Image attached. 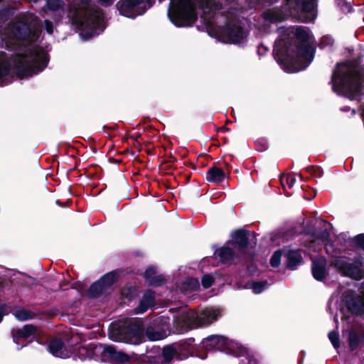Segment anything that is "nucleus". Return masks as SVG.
<instances>
[{
	"label": "nucleus",
	"instance_id": "13",
	"mask_svg": "<svg viewBox=\"0 0 364 364\" xmlns=\"http://www.w3.org/2000/svg\"><path fill=\"white\" fill-rule=\"evenodd\" d=\"M255 239L253 232L239 230L232 233V241L229 242L240 254L243 253L248 245V240Z\"/></svg>",
	"mask_w": 364,
	"mask_h": 364
},
{
	"label": "nucleus",
	"instance_id": "10",
	"mask_svg": "<svg viewBox=\"0 0 364 364\" xmlns=\"http://www.w3.org/2000/svg\"><path fill=\"white\" fill-rule=\"evenodd\" d=\"M289 15L298 20L309 23L316 16L315 0H285Z\"/></svg>",
	"mask_w": 364,
	"mask_h": 364
},
{
	"label": "nucleus",
	"instance_id": "7",
	"mask_svg": "<svg viewBox=\"0 0 364 364\" xmlns=\"http://www.w3.org/2000/svg\"><path fill=\"white\" fill-rule=\"evenodd\" d=\"M221 314L220 308H206L200 312L194 310L183 311L174 319V326L180 332L209 325L216 321Z\"/></svg>",
	"mask_w": 364,
	"mask_h": 364
},
{
	"label": "nucleus",
	"instance_id": "28",
	"mask_svg": "<svg viewBox=\"0 0 364 364\" xmlns=\"http://www.w3.org/2000/svg\"><path fill=\"white\" fill-rule=\"evenodd\" d=\"M178 353L174 344L166 346L163 348L162 355L164 364L170 363L173 359H177Z\"/></svg>",
	"mask_w": 364,
	"mask_h": 364
},
{
	"label": "nucleus",
	"instance_id": "30",
	"mask_svg": "<svg viewBox=\"0 0 364 364\" xmlns=\"http://www.w3.org/2000/svg\"><path fill=\"white\" fill-rule=\"evenodd\" d=\"M296 181V178L294 173L282 174L280 176V182L284 188L286 186L289 188H292Z\"/></svg>",
	"mask_w": 364,
	"mask_h": 364
},
{
	"label": "nucleus",
	"instance_id": "42",
	"mask_svg": "<svg viewBox=\"0 0 364 364\" xmlns=\"http://www.w3.org/2000/svg\"><path fill=\"white\" fill-rule=\"evenodd\" d=\"M149 363L150 364H164L161 355L156 357L149 356Z\"/></svg>",
	"mask_w": 364,
	"mask_h": 364
},
{
	"label": "nucleus",
	"instance_id": "11",
	"mask_svg": "<svg viewBox=\"0 0 364 364\" xmlns=\"http://www.w3.org/2000/svg\"><path fill=\"white\" fill-rule=\"evenodd\" d=\"M116 7L120 14L131 18L143 14L147 9L143 0H120L116 4Z\"/></svg>",
	"mask_w": 364,
	"mask_h": 364
},
{
	"label": "nucleus",
	"instance_id": "41",
	"mask_svg": "<svg viewBox=\"0 0 364 364\" xmlns=\"http://www.w3.org/2000/svg\"><path fill=\"white\" fill-rule=\"evenodd\" d=\"M213 283V277L210 274H205L202 278V285L205 289H208Z\"/></svg>",
	"mask_w": 364,
	"mask_h": 364
},
{
	"label": "nucleus",
	"instance_id": "4",
	"mask_svg": "<svg viewBox=\"0 0 364 364\" xmlns=\"http://www.w3.org/2000/svg\"><path fill=\"white\" fill-rule=\"evenodd\" d=\"M331 82L335 92L357 100L364 90V68L351 61L338 63Z\"/></svg>",
	"mask_w": 364,
	"mask_h": 364
},
{
	"label": "nucleus",
	"instance_id": "16",
	"mask_svg": "<svg viewBox=\"0 0 364 364\" xmlns=\"http://www.w3.org/2000/svg\"><path fill=\"white\" fill-rule=\"evenodd\" d=\"M215 254L219 257L221 262L224 264L232 262L236 257L241 255L230 242L226 243Z\"/></svg>",
	"mask_w": 364,
	"mask_h": 364
},
{
	"label": "nucleus",
	"instance_id": "33",
	"mask_svg": "<svg viewBox=\"0 0 364 364\" xmlns=\"http://www.w3.org/2000/svg\"><path fill=\"white\" fill-rule=\"evenodd\" d=\"M14 314L18 320L21 321H25L32 318L31 312L23 309L16 310Z\"/></svg>",
	"mask_w": 364,
	"mask_h": 364
},
{
	"label": "nucleus",
	"instance_id": "49",
	"mask_svg": "<svg viewBox=\"0 0 364 364\" xmlns=\"http://www.w3.org/2000/svg\"><path fill=\"white\" fill-rule=\"evenodd\" d=\"M264 1L266 2H268V3H273L274 1H277V0H264Z\"/></svg>",
	"mask_w": 364,
	"mask_h": 364
},
{
	"label": "nucleus",
	"instance_id": "43",
	"mask_svg": "<svg viewBox=\"0 0 364 364\" xmlns=\"http://www.w3.org/2000/svg\"><path fill=\"white\" fill-rule=\"evenodd\" d=\"M308 171L315 176H321V169L318 167L311 166L308 168Z\"/></svg>",
	"mask_w": 364,
	"mask_h": 364
},
{
	"label": "nucleus",
	"instance_id": "2",
	"mask_svg": "<svg viewBox=\"0 0 364 364\" xmlns=\"http://www.w3.org/2000/svg\"><path fill=\"white\" fill-rule=\"evenodd\" d=\"M300 41L296 46L292 45L284 38L278 39L274 44V54L282 69L289 73H297L306 68L314 57V50L309 44L311 35L305 27H292L287 29Z\"/></svg>",
	"mask_w": 364,
	"mask_h": 364
},
{
	"label": "nucleus",
	"instance_id": "22",
	"mask_svg": "<svg viewBox=\"0 0 364 364\" xmlns=\"http://www.w3.org/2000/svg\"><path fill=\"white\" fill-rule=\"evenodd\" d=\"M154 304V294L151 291H146L139 306L135 309L136 314H142L146 311L149 308L152 307Z\"/></svg>",
	"mask_w": 364,
	"mask_h": 364
},
{
	"label": "nucleus",
	"instance_id": "47",
	"mask_svg": "<svg viewBox=\"0 0 364 364\" xmlns=\"http://www.w3.org/2000/svg\"><path fill=\"white\" fill-rule=\"evenodd\" d=\"M147 4H148V7H151L154 3V0H146Z\"/></svg>",
	"mask_w": 364,
	"mask_h": 364
},
{
	"label": "nucleus",
	"instance_id": "29",
	"mask_svg": "<svg viewBox=\"0 0 364 364\" xmlns=\"http://www.w3.org/2000/svg\"><path fill=\"white\" fill-rule=\"evenodd\" d=\"M199 287H200V284L197 279L188 278L182 283L180 289H181V291L184 294H187L189 292L198 290L199 289Z\"/></svg>",
	"mask_w": 364,
	"mask_h": 364
},
{
	"label": "nucleus",
	"instance_id": "46",
	"mask_svg": "<svg viewBox=\"0 0 364 364\" xmlns=\"http://www.w3.org/2000/svg\"><path fill=\"white\" fill-rule=\"evenodd\" d=\"M360 301V306H358V307H352V309H353V311H360L363 309V306H364V302L361 300H359Z\"/></svg>",
	"mask_w": 364,
	"mask_h": 364
},
{
	"label": "nucleus",
	"instance_id": "6",
	"mask_svg": "<svg viewBox=\"0 0 364 364\" xmlns=\"http://www.w3.org/2000/svg\"><path fill=\"white\" fill-rule=\"evenodd\" d=\"M48 58L41 48L29 46L23 53L14 58L13 64L15 72L19 77L32 76L41 72L47 65Z\"/></svg>",
	"mask_w": 364,
	"mask_h": 364
},
{
	"label": "nucleus",
	"instance_id": "45",
	"mask_svg": "<svg viewBox=\"0 0 364 364\" xmlns=\"http://www.w3.org/2000/svg\"><path fill=\"white\" fill-rule=\"evenodd\" d=\"M97 1L102 6H109L114 3V0H97Z\"/></svg>",
	"mask_w": 364,
	"mask_h": 364
},
{
	"label": "nucleus",
	"instance_id": "32",
	"mask_svg": "<svg viewBox=\"0 0 364 364\" xmlns=\"http://www.w3.org/2000/svg\"><path fill=\"white\" fill-rule=\"evenodd\" d=\"M349 346L351 350L355 349L360 342V333L354 329L350 330L348 335Z\"/></svg>",
	"mask_w": 364,
	"mask_h": 364
},
{
	"label": "nucleus",
	"instance_id": "34",
	"mask_svg": "<svg viewBox=\"0 0 364 364\" xmlns=\"http://www.w3.org/2000/svg\"><path fill=\"white\" fill-rule=\"evenodd\" d=\"M46 6L48 10L55 11L63 6V2L61 0H47Z\"/></svg>",
	"mask_w": 364,
	"mask_h": 364
},
{
	"label": "nucleus",
	"instance_id": "36",
	"mask_svg": "<svg viewBox=\"0 0 364 364\" xmlns=\"http://www.w3.org/2000/svg\"><path fill=\"white\" fill-rule=\"evenodd\" d=\"M328 338L335 348L340 346L339 336L337 332L332 331L328 333Z\"/></svg>",
	"mask_w": 364,
	"mask_h": 364
},
{
	"label": "nucleus",
	"instance_id": "25",
	"mask_svg": "<svg viewBox=\"0 0 364 364\" xmlns=\"http://www.w3.org/2000/svg\"><path fill=\"white\" fill-rule=\"evenodd\" d=\"M285 256L287 257V267L291 269H294L302 260L300 250H289L286 252Z\"/></svg>",
	"mask_w": 364,
	"mask_h": 364
},
{
	"label": "nucleus",
	"instance_id": "26",
	"mask_svg": "<svg viewBox=\"0 0 364 364\" xmlns=\"http://www.w3.org/2000/svg\"><path fill=\"white\" fill-rule=\"evenodd\" d=\"M225 174L220 168L213 166L206 173V180L214 183H219L225 178Z\"/></svg>",
	"mask_w": 364,
	"mask_h": 364
},
{
	"label": "nucleus",
	"instance_id": "18",
	"mask_svg": "<svg viewBox=\"0 0 364 364\" xmlns=\"http://www.w3.org/2000/svg\"><path fill=\"white\" fill-rule=\"evenodd\" d=\"M326 262L323 257L315 258L312 260V274L318 281H322L326 275Z\"/></svg>",
	"mask_w": 364,
	"mask_h": 364
},
{
	"label": "nucleus",
	"instance_id": "31",
	"mask_svg": "<svg viewBox=\"0 0 364 364\" xmlns=\"http://www.w3.org/2000/svg\"><path fill=\"white\" fill-rule=\"evenodd\" d=\"M92 343L88 346H80L77 350V355L80 359H91Z\"/></svg>",
	"mask_w": 364,
	"mask_h": 364
},
{
	"label": "nucleus",
	"instance_id": "35",
	"mask_svg": "<svg viewBox=\"0 0 364 364\" xmlns=\"http://www.w3.org/2000/svg\"><path fill=\"white\" fill-rule=\"evenodd\" d=\"M250 288L252 289V291L255 294H259L261 293L264 289L267 287V281H262V282H252L250 284Z\"/></svg>",
	"mask_w": 364,
	"mask_h": 364
},
{
	"label": "nucleus",
	"instance_id": "48",
	"mask_svg": "<svg viewBox=\"0 0 364 364\" xmlns=\"http://www.w3.org/2000/svg\"><path fill=\"white\" fill-rule=\"evenodd\" d=\"M15 38H16V41H14V43H17L16 41H18V44H19V45L21 43V42H20V41H22V43H28L26 41L18 40L16 37H15Z\"/></svg>",
	"mask_w": 364,
	"mask_h": 364
},
{
	"label": "nucleus",
	"instance_id": "27",
	"mask_svg": "<svg viewBox=\"0 0 364 364\" xmlns=\"http://www.w3.org/2000/svg\"><path fill=\"white\" fill-rule=\"evenodd\" d=\"M287 16L281 9H273L264 13V19L267 22L273 23L284 20Z\"/></svg>",
	"mask_w": 364,
	"mask_h": 364
},
{
	"label": "nucleus",
	"instance_id": "3",
	"mask_svg": "<svg viewBox=\"0 0 364 364\" xmlns=\"http://www.w3.org/2000/svg\"><path fill=\"white\" fill-rule=\"evenodd\" d=\"M68 16L81 28L80 36L84 41L98 36L105 28L103 13L92 0H75L70 6Z\"/></svg>",
	"mask_w": 364,
	"mask_h": 364
},
{
	"label": "nucleus",
	"instance_id": "23",
	"mask_svg": "<svg viewBox=\"0 0 364 364\" xmlns=\"http://www.w3.org/2000/svg\"><path fill=\"white\" fill-rule=\"evenodd\" d=\"M156 270L154 267L150 266L144 272V278L150 285L160 286L165 281L162 275L156 276Z\"/></svg>",
	"mask_w": 364,
	"mask_h": 364
},
{
	"label": "nucleus",
	"instance_id": "44",
	"mask_svg": "<svg viewBox=\"0 0 364 364\" xmlns=\"http://www.w3.org/2000/svg\"><path fill=\"white\" fill-rule=\"evenodd\" d=\"M44 26H45V28H46V31L48 32V33L52 34L53 32V26L52 22H50L48 20H46L44 21Z\"/></svg>",
	"mask_w": 364,
	"mask_h": 364
},
{
	"label": "nucleus",
	"instance_id": "21",
	"mask_svg": "<svg viewBox=\"0 0 364 364\" xmlns=\"http://www.w3.org/2000/svg\"><path fill=\"white\" fill-rule=\"evenodd\" d=\"M109 346L92 343L91 359L98 362H107Z\"/></svg>",
	"mask_w": 364,
	"mask_h": 364
},
{
	"label": "nucleus",
	"instance_id": "40",
	"mask_svg": "<svg viewBox=\"0 0 364 364\" xmlns=\"http://www.w3.org/2000/svg\"><path fill=\"white\" fill-rule=\"evenodd\" d=\"M334 41L330 36H323L320 42V46L321 48H324L326 47H331L333 45Z\"/></svg>",
	"mask_w": 364,
	"mask_h": 364
},
{
	"label": "nucleus",
	"instance_id": "1",
	"mask_svg": "<svg viewBox=\"0 0 364 364\" xmlns=\"http://www.w3.org/2000/svg\"><path fill=\"white\" fill-rule=\"evenodd\" d=\"M196 4L201 10V18L205 24L215 30L223 42L239 43L245 37V31L235 19H229L225 28L218 25L223 17L218 16L220 6L216 0H171L168 10L170 21L178 27L192 25L197 17Z\"/></svg>",
	"mask_w": 364,
	"mask_h": 364
},
{
	"label": "nucleus",
	"instance_id": "14",
	"mask_svg": "<svg viewBox=\"0 0 364 364\" xmlns=\"http://www.w3.org/2000/svg\"><path fill=\"white\" fill-rule=\"evenodd\" d=\"M195 339L189 338L178 343H173L178 353L177 360H183L189 355H193L196 351Z\"/></svg>",
	"mask_w": 364,
	"mask_h": 364
},
{
	"label": "nucleus",
	"instance_id": "37",
	"mask_svg": "<svg viewBox=\"0 0 364 364\" xmlns=\"http://www.w3.org/2000/svg\"><path fill=\"white\" fill-rule=\"evenodd\" d=\"M282 252L280 250L276 251L272 256L270 264L272 267H277L281 262Z\"/></svg>",
	"mask_w": 364,
	"mask_h": 364
},
{
	"label": "nucleus",
	"instance_id": "17",
	"mask_svg": "<svg viewBox=\"0 0 364 364\" xmlns=\"http://www.w3.org/2000/svg\"><path fill=\"white\" fill-rule=\"evenodd\" d=\"M48 352L55 357L66 358L70 356L71 351L68 349L60 340H53L48 346Z\"/></svg>",
	"mask_w": 364,
	"mask_h": 364
},
{
	"label": "nucleus",
	"instance_id": "9",
	"mask_svg": "<svg viewBox=\"0 0 364 364\" xmlns=\"http://www.w3.org/2000/svg\"><path fill=\"white\" fill-rule=\"evenodd\" d=\"M321 239L325 245V250L329 255H333L331 262V266L336 269L341 275L348 277L356 280L362 278L363 272L360 268L350 259L343 256H336L342 250L340 247H336V242H331L329 241V233L327 231L321 232Z\"/></svg>",
	"mask_w": 364,
	"mask_h": 364
},
{
	"label": "nucleus",
	"instance_id": "39",
	"mask_svg": "<svg viewBox=\"0 0 364 364\" xmlns=\"http://www.w3.org/2000/svg\"><path fill=\"white\" fill-rule=\"evenodd\" d=\"M355 246L364 250V234H360L353 239Z\"/></svg>",
	"mask_w": 364,
	"mask_h": 364
},
{
	"label": "nucleus",
	"instance_id": "24",
	"mask_svg": "<svg viewBox=\"0 0 364 364\" xmlns=\"http://www.w3.org/2000/svg\"><path fill=\"white\" fill-rule=\"evenodd\" d=\"M36 331V328L31 325H25L22 328L18 329L15 333H13L14 341L18 343V341L21 338H27L29 336L33 335Z\"/></svg>",
	"mask_w": 364,
	"mask_h": 364
},
{
	"label": "nucleus",
	"instance_id": "12",
	"mask_svg": "<svg viewBox=\"0 0 364 364\" xmlns=\"http://www.w3.org/2000/svg\"><path fill=\"white\" fill-rule=\"evenodd\" d=\"M116 279L117 274L114 272L106 274L90 287L89 296L95 298L108 293Z\"/></svg>",
	"mask_w": 364,
	"mask_h": 364
},
{
	"label": "nucleus",
	"instance_id": "15",
	"mask_svg": "<svg viewBox=\"0 0 364 364\" xmlns=\"http://www.w3.org/2000/svg\"><path fill=\"white\" fill-rule=\"evenodd\" d=\"M13 35L18 40L31 42L35 39L34 34H32L29 26L23 22H16L12 26Z\"/></svg>",
	"mask_w": 364,
	"mask_h": 364
},
{
	"label": "nucleus",
	"instance_id": "8",
	"mask_svg": "<svg viewBox=\"0 0 364 364\" xmlns=\"http://www.w3.org/2000/svg\"><path fill=\"white\" fill-rule=\"evenodd\" d=\"M201 348L206 350H216L226 354L241 357L240 364H257V360L250 354L247 349L237 343L228 341L221 336L213 335L203 340Z\"/></svg>",
	"mask_w": 364,
	"mask_h": 364
},
{
	"label": "nucleus",
	"instance_id": "19",
	"mask_svg": "<svg viewBox=\"0 0 364 364\" xmlns=\"http://www.w3.org/2000/svg\"><path fill=\"white\" fill-rule=\"evenodd\" d=\"M130 358L128 355L120 350H117L115 347L109 346L107 352V360L114 364H129Z\"/></svg>",
	"mask_w": 364,
	"mask_h": 364
},
{
	"label": "nucleus",
	"instance_id": "5",
	"mask_svg": "<svg viewBox=\"0 0 364 364\" xmlns=\"http://www.w3.org/2000/svg\"><path fill=\"white\" fill-rule=\"evenodd\" d=\"M164 336V333L155 331L152 327L146 329L145 336L144 327L141 321L137 320H127L124 323L114 324L109 331V337L111 340L133 345L144 342L146 337L149 341H156L163 339Z\"/></svg>",
	"mask_w": 364,
	"mask_h": 364
},
{
	"label": "nucleus",
	"instance_id": "20",
	"mask_svg": "<svg viewBox=\"0 0 364 364\" xmlns=\"http://www.w3.org/2000/svg\"><path fill=\"white\" fill-rule=\"evenodd\" d=\"M14 80V75L11 72L9 64L0 56V86L10 84Z\"/></svg>",
	"mask_w": 364,
	"mask_h": 364
},
{
	"label": "nucleus",
	"instance_id": "38",
	"mask_svg": "<svg viewBox=\"0 0 364 364\" xmlns=\"http://www.w3.org/2000/svg\"><path fill=\"white\" fill-rule=\"evenodd\" d=\"M336 4L343 13H349L352 10L350 4L346 2V0H336Z\"/></svg>",
	"mask_w": 364,
	"mask_h": 364
}]
</instances>
